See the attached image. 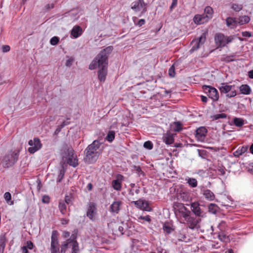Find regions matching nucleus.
<instances>
[{
	"instance_id": "f257e3e1",
	"label": "nucleus",
	"mask_w": 253,
	"mask_h": 253,
	"mask_svg": "<svg viewBox=\"0 0 253 253\" xmlns=\"http://www.w3.org/2000/svg\"><path fill=\"white\" fill-rule=\"evenodd\" d=\"M113 49V46H109L102 50L89 66L90 70L99 68L98 78L101 82H104L106 80L107 75L108 58Z\"/></svg>"
},
{
	"instance_id": "f03ea898",
	"label": "nucleus",
	"mask_w": 253,
	"mask_h": 253,
	"mask_svg": "<svg viewBox=\"0 0 253 253\" xmlns=\"http://www.w3.org/2000/svg\"><path fill=\"white\" fill-rule=\"evenodd\" d=\"M101 144V143L99 140H95L86 147L84 151V158L86 163H94L97 161L99 156V153L97 150L99 148Z\"/></svg>"
},
{
	"instance_id": "7ed1b4c3",
	"label": "nucleus",
	"mask_w": 253,
	"mask_h": 253,
	"mask_svg": "<svg viewBox=\"0 0 253 253\" xmlns=\"http://www.w3.org/2000/svg\"><path fill=\"white\" fill-rule=\"evenodd\" d=\"M60 155L63 161L67 162L70 166L76 167L78 165L77 157L71 145L66 143L64 144L61 149Z\"/></svg>"
},
{
	"instance_id": "20e7f679",
	"label": "nucleus",
	"mask_w": 253,
	"mask_h": 253,
	"mask_svg": "<svg viewBox=\"0 0 253 253\" xmlns=\"http://www.w3.org/2000/svg\"><path fill=\"white\" fill-rule=\"evenodd\" d=\"M20 152V150L19 149L8 152L1 159H0V164L5 169L13 166L18 160Z\"/></svg>"
},
{
	"instance_id": "39448f33",
	"label": "nucleus",
	"mask_w": 253,
	"mask_h": 253,
	"mask_svg": "<svg viewBox=\"0 0 253 253\" xmlns=\"http://www.w3.org/2000/svg\"><path fill=\"white\" fill-rule=\"evenodd\" d=\"M180 212L189 228L193 229L200 227L198 224L201 221V218L199 217L192 216L191 211L183 205L180 209Z\"/></svg>"
},
{
	"instance_id": "423d86ee",
	"label": "nucleus",
	"mask_w": 253,
	"mask_h": 253,
	"mask_svg": "<svg viewBox=\"0 0 253 253\" xmlns=\"http://www.w3.org/2000/svg\"><path fill=\"white\" fill-rule=\"evenodd\" d=\"M234 39V36H227L221 33H216L214 37L215 44L217 48L227 47V45L232 42Z\"/></svg>"
},
{
	"instance_id": "0eeeda50",
	"label": "nucleus",
	"mask_w": 253,
	"mask_h": 253,
	"mask_svg": "<svg viewBox=\"0 0 253 253\" xmlns=\"http://www.w3.org/2000/svg\"><path fill=\"white\" fill-rule=\"evenodd\" d=\"M59 233L57 230L52 231L51 236L50 251L51 253H60Z\"/></svg>"
},
{
	"instance_id": "6e6552de",
	"label": "nucleus",
	"mask_w": 253,
	"mask_h": 253,
	"mask_svg": "<svg viewBox=\"0 0 253 253\" xmlns=\"http://www.w3.org/2000/svg\"><path fill=\"white\" fill-rule=\"evenodd\" d=\"M221 94H226L228 98L234 97L236 95L235 86L229 85L227 83L222 84V85L219 87Z\"/></svg>"
},
{
	"instance_id": "1a4fd4ad",
	"label": "nucleus",
	"mask_w": 253,
	"mask_h": 253,
	"mask_svg": "<svg viewBox=\"0 0 253 253\" xmlns=\"http://www.w3.org/2000/svg\"><path fill=\"white\" fill-rule=\"evenodd\" d=\"M131 8L135 12L141 11V16L147 11V4L144 0H137L132 3Z\"/></svg>"
},
{
	"instance_id": "9d476101",
	"label": "nucleus",
	"mask_w": 253,
	"mask_h": 253,
	"mask_svg": "<svg viewBox=\"0 0 253 253\" xmlns=\"http://www.w3.org/2000/svg\"><path fill=\"white\" fill-rule=\"evenodd\" d=\"M203 89L205 92L207 94L208 96L212 99L213 101H216L218 100L219 94L217 89L209 85H203Z\"/></svg>"
},
{
	"instance_id": "9b49d317",
	"label": "nucleus",
	"mask_w": 253,
	"mask_h": 253,
	"mask_svg": "<svg viewBox=\"0 0 253 253\" xmlns=\"http://www.w3.org/2000/svg\"><path fill=\"white\" fill-rule=\"evenodd\" d=\"M28 144L31 147L28 148V152L31 154H33L40 150L42 146V144L41 142L40 139L38 137H35L33 140H30L28 142Z\"/></svg>"
},
{
	"instance_id": "f8f14e48",
	"label": "nucleus",
	"mask_w": 253,
	"mask_h": 253,
	"mask_svg": "<svg viewBox=\"0 0 253 253\" xmlns=\"http://www.w3.org/2000/svg\"><path fill=\"white\" fill-rule=\"evenodd\" d=\"M97 213L96 204L94 202H89L87 205L86 216L92 221L95 220V216Z\"/></svg>"
},
{
	"instance_id": "ddd939ff",
	"label": "nucleus",
	"mask_w": 253,
	"mask_h": 253,
	"mask_svg": "<svg viewBox=\"0 0 253 253\" xmlns=\"http://www.w3.org/2000/svg\"><path fill=\"white\" fill-rule=\"evenodd\" d=\"M131 203L141 210L148 211L152 210L149 206V202L145 200L140 199L137 201L131 202Z\"/></svg>"
},
{
	"instance_id": "4468645a",
	"label": "nucleus",
	"mask_w": 253,
	"mask_h": 253,
	"mask_svg": "<svg viewBox=\"0 0 253 253\" xmlns=\"http://www.w3.org/2000/svg\"><path fill=\"white\" fill-rule=\"evenodd\" d=\"M208 130L204 126L198 128L196 130L195 137L200 141H204L206 138Z\"/></svg>"
},
{
	"instance_id": "2eb2a0df",
	"label": "nucleus",
	"mask_w": 253,
	"mask_h": 253,
	"mask_svg": "<svg viewBox=\"0 0 253 253\" xmlns=\"http://www.w3.org/2000/svg\"><path fill=\"white\" fill-rule=\"evenodd\" d=\"M116 179L112 181V187L117 191H121L122 188V181L124 180V176L118 174L117 175Z\"/></svg>"
},
{
	"instance_id": "dca6fc26",
	"label": "nucleus",
	"mask_w": 253,
	"mask_h": 253,
	"mask_svg": "<svg viewBox=\"0 0 253 253\" xmlns=\"http://www.w3.org/2000/svg\"><path fill=\"white\" fill-rule=\"evenodd\" d=\"M206 33H203L202 35L198 39H195L192 41V43H196L197 46L192 47L190 51H193L197 50L199 48L200 44H203L206 41Z\"/></svg>"
},
{
	"instance_id": "f3484780",
	"label": "nucleus",
	"mask_w": 253,
	"mask_h": 253,
	"mask_svg": "<svg viewBox=\"0 0 253 253\" xmlns=\"http://www.w3.org/2000/svg\"><path fill=\"white\" fill-rule=\"evenodd\" d=\"M162 139L166 144H172L174 142V134L170 131H167L163 134Z\"/></svg>"
},
{
	"instance_id": "a211bd4d",
	"label": "nucleus",
	"mask_w": 253,
	"mask_h": 253,
	"mask_svg": "<svg viewBox=\"0 0 253 253\" xmlns=\"http://www.w3.org/2000/svg\"><path fill=\"white\" fill-rule=\"evenodd\" d=\"M83 33L82 28L78 25L74 26L71 31V35L74 38L76 39L81 36Z\"/></svg>"
},
{
	"instance_id": "6ab92c4d",
	"label": "nucleus",
	"mask_w": 253,
	"mask_h": 253,
	"mask_svg": "<svg viewBox=\"0 0 253 253\" xmlns=\"http://www.w3.org/2000/svg\"><path fill=\"white\" fill-rule=\"evenodd\" d=\"M191 209L192 212L199 217L201 215V210L198 202H194L191 204Z\"/></svg>"
},
{
	"instance_id": "aec40b11",
	"label": "nucleus",
	"mask_w": 253,
	"mask_h": 253,
	"mask_svg": "<svg viewBox=\"0 0 253 253\" xmlns=\"http://www.w3.org/2000/svg\"><path fill=\"white\" fill-rule=\"evenodd\" d=\"M202 192L207 200L211 201L214 199V194L210 190L203 189L202 190Z\"/></svg>"
},
{
	"instance_id": "412c9836",
	"label": "nucleus",
	"mask_w": 253,
	"mask_h": 253,
	"mask_svg": "<svg viewBox=\"0 0 253 253\" xmlns=\"http://www.w3.org/2000/svg\"><path fill=\"white\" fill-rule=\"evenodd\" d=\"M193 20L195 23L198 25L203 24L208 21L205 16V14L196 15L193 18Z\"/></svg>"
},
{
	"instance_id": "4be33fe9",
	"label": "nucleus",
	"mask_w": 253,
	"mask_h": 253,
	"mask_svg": "<svg viewBox=\"0 0 253 253\" xmlns=\"http://www.w3.org/2000/svg\"><path fill=\"white\" fill-rule=\"evenodd\" d=\"M122 204V202L120 201L114 202L110 206V211L111 212L118 213L120 208V206Z\"/></svg>"
},
{
	"instance_id": "5701e85b",
	"label": "nucleus",
	"mask_w": 253,
	"mask_h": 253,
	"mask_svg": "<svg viewBox=\"0 0 253 253\" xmlns=\"http://www.w3.org/2000/svg\"><path fill=\"white\" fill-rule=\"evenodd\" d=\"M58 208L60 212L63 215L67 214L68 216L70 215L69 213H67V205L63 200H60L59 202Z\"/></svg>"
},
{
	"instance_id": "b1692460",
	"label": "nucleus",
	"mask_w": 253,
	"mask_h": 253,
	"mask_svg": "<svg viewBox=\"0 0 253 253\" xmlns=\"http://www.w3.org/2000/svg\"><path fill=\"white\" fill-rule=\"evenodd\" d=\"M248 150V147L243 146L241 148H239L236 151L233 153V155L236 157H239L240 156L245 153Z\"/></svg>"
},
{
	"instance_id": "393cba45",
	"label": "nucleus",
	"mask_w": 253,
	"mask_h": 253,
	"mask_svg": "<svg viewBox=\"0 0 253 253\" xmlns=\"http://www.w3.org/2000/svg\"><path fill=\"white\" fill-rule=\"evenodd\" d=\"M236 55L235 53H233L231 55H226L224 57L221 58V61L226 63H229L235 61Z\"/></svg>"
},
{
	"instance_id": "a878e982",
	"label": "nucleus",
	"mask_w": 253,
	"mask_h": 253,
	"mask_svg": "<svg viewBox=\"0 0 253 253\" xmlns=\"http://www.w3.org/2000/svg\"><path fill=\"white\" fill-rule=\"evenodd\" d=\"M240 90L242 93L248 95L251 92V89L248 84H242L240 87Z\"/></svg>"
},
{
	"instance_id": "bb28decb",
	"label": "nucleus",
	"mask_w": 253,
	"mask_h": 253,
	"mask_svg": "<svg viewBox=\"0 0 253 253\" xmlns=\"http://www.w3.org/2000/svg\"><path fill=\"white\" fill-rule=\"evenodd\" d=\"M213 13L212 8L210 6H207L205 8L204 14L207 20H209L212 17Z\"/></svg>"
},
{
	"instance_id": "cd10ccee",
	"label": "nucleus",
	"mask_w": 253,
	"mask_h": 253,
	"mask_svg": "<svg viewBox=\"0 0 253 253\" xmlns=\"http://www.w3.org/2000/svg\"><path fill=\"white\" fill-rule=\"evenodd\" d=\"M115 132L113 130H109L105 137V140L109 142H112L115 138Z\"/></svg>"
},
{
	"instance_id": "c85d7f7f",
	"label": "nucleus",
	"mask_w": 253,
	"mask_h": 253,
	"mask_svg": "<svg viewBox=\"0 0 253 253\" xmlns=\"http://www.w3.org/2000/svg\"><path fill=\"white\" fill-rule=\"evenodd\" d=\"M218 239L222 242H227L229 241L228 236L225 233L224 231H221L218 233Z\"/></svg>"
},
{
	"instance_id": "c756f323",
	"label": "nucleus",
	"mask_w": 253,
	"mask_h": 253,
	"mask_svg": "<svg viewBox=\"0 0 253 253\" xmlns=\"http://www.w3.org/2000/svg\"><path fill=\"white\" fill-rule=\"evenodd\" d=\"M233 122L234 125L238 127H241L244 125V121L241 118H234Z\"/></svg>"
},
{
	"instance_id": "7c9ffc66",
	"label": "nucleus",
	"mask_w": 253,
	"mask_h": 253,
	"mask_svg": "<svg viewBox=\"0 0 253 253\" xmlns=\"http://www.w3.org/2000/svg\"><path fill=\"white\" fill-rule=\"evenodd\" d=\"M236 22L237 21L235 19L230 17H227L226 20L227 26L231 28L235 27Z\"/></svg>"
},
{
	"instance_id": "2f4dec72",
	"label": "nucleus",
	"mask_w": 253,
	"mask_h": 253,
	"mask_svg": "<svg viewBox=\"0 0 253 253\" xmlns=\"http://www.w3.org/2000/svg\"><path fill=\"white\" fill-rule=\"evenodd\" d=\"M209 211L211 213L215 214L218 210V207L215 204H210L208 206Z\"/></svg>"
},
{
	"instance_id": "473e14b6",
	"label": "nucleus",
	"mask_w": 253,
	"mask_h": 253,
	"mask_svg": "<svg viewBox=\"0 0 253 253\" xmlns=\"http://www.w3.org/2000/svg\"><path fill=\"white\" fill-rule=\"evenodd\" d=\"M187 183L191 187L194 188L197 186V181L195 178H189L187 180Z\"/></svg>"
},
{
	"instance_id": "72a5a7b5",
	"label": "nucleus",
	"mask_w": 253,
	"mask_h": 253,
	"mask_svg": "<svg viewBox=\"0 0 253 253\" xmlns=\"http://www.w3.org/2000/svg\"><path fill=\"white\" fill-rule=\"evenodd\" d=\"M250 18L248 16H244L240 17L239 23L240 25H243L249 22Z\"/></svg>"
},
{
	"instance_id": "f704fd0d",
	"label": "nucleus",
	"mask_w": 253,
	"mask_h": 253,
	"mask_svg": "<svg viewBox=\"0 0 253 253\" xmlns=\"http://www.w3.org/2000/svg\"><path fill=\"white\" fill-rule=\"evenodd\" d=\"M173 130L175 132H179L182 129V124L179 122H174Z\"/></svg>"
},
{
	"instance_id": "c9c22d12",
	"label": "nucleus",
	"mask_w": 253,
	"mask_h": 253,
	"mask_svg": "<svg viewBox=\"0 0 253 253\" xmlns=\"http://www.w3.org/2000/svg\"><path fill=\"white\" fill-rule=\"evenodd\" d=\"M212 120H216L219 119H225L227 118V115L224 113L217 114L211 117Z\"/></svg>"
},
{
	"instance_id": "e433bc0d",
	"label": "nucleus",
	"mask_w": 253,
	"mask_h": 253,
	"mask_svg": "<svg viewBox=\"0 0 253 253\" xmlns=\"http://www.w3.org/2000/svg\"><path fill=\"white\" fill-rule=\"evenodd\" d=\"M69 244L67 242H63L60 246L61 249L60 250V253H66V251L68 248Z\"/></svg>"
},
{
	"instance_id": "4c0bfd02",
	"label": "nucleus",
	"mask_w": 253,
	"mask_h": 253,
	"mask_svg": "<svg viewBox=\"0 0 253 253\" xmlns=\"http://www.w3.org/2000/svg\"><path fill=\"white\" fill-rule=\"evenodd\" d=\"M163 230L167 234H170L173 229L168 224L165 223L163 226Z\"/></svg>"
},
{
	"instance_id": "58836bf2",
	"label": "nucleus",
	"mask_w": 253,
	"mask_h": 253,
	"mask_svg": "<svg viewBox=\"0 0 253 253\" xmlns=\"http://www.w3.org/2000/svg\"><path fill=\"white\" fill-rule=\"evenodd\" d=\"M122 224L124 227L126 231L130 228L132 226V222L131 221L127 220L126 222H122Z\"/></svg>"
},
{
	"instance_id": "ea45409f",
	"label": "nucleus",
	"mask_w": 253,
	"mask_h": 253,
	"mask_svg": "<svg viewBox=\"0 0 253 253\" xmlns=\"http://www.w3.org/2000/svg\"><path fill=\"white\" fill-rule=\"evenodd\" d=\"M231 8L235 11L238 12L241 10L243 8L242 4H239L236 3H233L232 4Z\"/></svg>"
},
{
	"instance_id": "a19ab883",
	"label": "nucleus",
	"mask_w": 253,
	"mask_h": 253,
	"mask_svg": "<svg viewBox=\"0 0 253 253\" xmlns=\"http://www.w3.org/2000/svg\"><path fill=\"white\" fill-rule=\"evenodd\" d=\"M72 246V253H79V243L78 242H75Z\"/></svg>"
},
{
	"instance_id": "79ce46f5",
	"label": "nucleus",
	"mask_w": 253,
	"mask_h": 253,
	"mask_svg": "<svg viewBox=\"0 0 253 253\" xmlns=\"http://www.w3.org/2000/svg\"><path fill=\"white\" fill-rule=\"evenodd\" d=\"M143 146L145 148H146L147 149L151 150L153 149V144L151 141H147L144 142V143L143 144Z\"/></svg>"
},
{
	"instance_id": "37998d69",
	"label": "nucleus",
	"mask_w": 253,
	"mask_h": 253,
	"mask_svg": "<svg viewBox=\"0 0 253 253\" xmlns=\"http://www.w3.org/2000/svg\"><path fill=\"white\" fill-rule=\"evenodd\" d=\"M180 198L184 202H188L189 201L190 199V197L189 195L187 193H183L180 194Z\"/></svg>"
},
{
	"instance_id": "c03bdc74",
	"label": "nucleus",
	"mask_w": 253,
	"mask_h": 253,
	"mask_svg": "<svg viewBox=\"0 0 253 253\" xmlns=\"http://www.w3.org/2000/svg\"><path fill=\"white\" fill-rule=\"evenodd\" d=\"M59 38L58 37L54 36L50 40V43L52 45H55L58 43Z\"/></svg>"
},
{
	"instance_id": "a18cd8bd",
	"label": "nucleus",
	"mask_w": 253,
	"mask_h": 253,
	"mask_svg": "<svg viewBox=\"0 0 253 253\" xmlns=\"http://www.w3.org/2000/svg\"><path fill=\"white\" fill-rule=\"evenodd\" d=\"M226 226V223L224 221H221L218 225V228L221 231H225Z\"/></svg>"
},
{
	"instance_id": "49530a36",
	"label": "nucleus",
	"mask_w": 253,
	"mask_h": 253,
	"mask_svg": "<svg viewBox=\"0 0 253 253\" xmlns=\"http://www.w3.org/2000/svg\"><path fill=\"white\" fill-rule=\"evenodd\" d=\"M140 192V187L138 186L136 187V188L135 190H134L132 189H130L128 191V194L131 196H133L134 195V193L138 194Z\"/></svg>"
},
{
	"instance_id": "de8ad7c7",
	"label": "nucleus",
	"mask_w": 253,
	"mask_h": 253,
	"mask_svg": "<svg viewBox=\"0 0 253 253\" xmlns=\"http://www.w3.org/2000/svg\"><path fill=\"white\" fill-rule=\"evenodd\" d=\"M175 68L174 65H172L169 70V75L170 77H174L175 76Z\"/></svg>"
},
{
	"instance_id": "09e8293b",
	"label": "nucleus",
	"mask_w": 253,
	"mask_h": 253,
	"mask_svg": "<svg viewBox=\"0 0 253 253\" xmlns=\"http://www.w3.org/2000/svg\"><path fill=\"white\" fill-rule=\"evenodd\" d=\"M6 238L5 234L1 235L0 236V246H3L5 247V243Z\"/></svg>"
},
{
	"instance_id": "8fccbe9b",
	"label": "nucleus",
	"mask_w": 253,
	"mask_h": 253,
	"mask_svg": "<svg viewBox=\"0 0 253 253\" xmlns=\"http://www.w3.org/2000/svg\"><path fill=\"white\" fill-rule=\"evenodd\" d=\"M4 198L7 203H8L11 200V194L8 192H5L4 194Z\"/></svg>"
},
{
	"instance_id": "3c124183",
	"label": "nucleus",
	"mask_w": 253,
	"mask_h": 253,
	"mask_svg": "<svg viewBox=\"0 0 253 253\" xmlns=\"http://www.w3.org/2000/svg\"><path fill=\"white\" fill-rule=\"evenodd\" d=\"M24 247H26L28 249L32 250L33 249L34 244L31 241H28L26 242V246Z\"/></svg>"
},
{
	"instance_id": "603ef678",
	"label": "nucleus",
	"mask_w": 253,
	"mask_h": 253,
	"mask_svg": "<svg viewBox=\"0 0 253 253\" xmlns=\"http://www.w3.org/2000/svg\"><path fill=\"white\" fill-rule=\"evenodd\" d=\"M138 219H142V220H144L147 222H148L149 223H150L151 221V217L149 215H146V216H140V217H138Z\"/></svg>"
},
{
	"instance_id": "864d4df0",
	"label": "nucleus",
	"mask_w": 253,
	"mask_h": 253,
	"mask_svg": "<svg viewBox=\"0 0 253 253\" xmlns=\"http://www.w3.org/2000/svg\"><path fill=\"white\" fill-rule=\"evenodd\" d=\"M134 169L136 171V172L138 173L139 175H144L143 171L141 170V168L139 166H134L133 167Z\"/></svg>"
},
{
	"instance_id": "5fc2aeb1",
	"label": "nucleus",
	"mask_w": 253,
	"mask_h": 253,
	"mask_svg": "<svg viewBox=\"0 0 253 253\" xmlns=\"http://www.w3.org/2000/svg\"><path fill=\"white\" fill-rule=\"evenodd\" d=\"M64 201L66 205H69L72 201V197L70 196H66Z\"/></svg>"
},
{
	"instance_id": "6e6d98bb",
	"label": "nucleus",
	"mask_w": 253,
	"mask_h": 253,
	"mask_svg": "<svg viewBox=\"0 0 253 253\" xmlns=\"http://www.w3.org/2000/svg\"><path fill=\"white\" fill-rule=\"evenodd\" d=\"M242 35L243 37H248V38L251 37L252 36V33L251 32H248V31L242 32Z\"/></svg>"
},
{
	"instance_id": "4d7b16f0",
	"label": "nucleus",
	"mask_w": 253,
	"mask_h": 253,
	"mask_svg": "<svg viewBox=\"0 0 253 253\" xmlns=\"http://www.w3.org/2000/svg\"><path fill=\"white\" fill-rule=\"evenodd\" d=\"M177 3V0H172V3L170 6V10L172 11V9L176 6Z\"/></svg>"
},
{
	"instance_id": "13d9d810",
	"label": "nucleus",
	"mask_w": 253,
	"mask_h": 253,
	"mask_svg": "<svg viewBox=\"0 0 253 253\" xmlns=\"http://www.w3.org/2000/svg\"><path fill=\"white\" fill-rule=\"evenodd\" d=\"M10 47L9 45H3L2 47V50L3 52H6L10 50Z\"/></svg>"
},
{
	"instance_id": "bf43d9fd",
	"label": "nucleus",
	"mask_w": 253,
	"mask_h": 253,
	"mask_svg": "<svg viewBox=\"0 0 253 253\" xmlns=\"http://www.w3.org/2000/svg\"><path fill=\"white\" fill-rule=\"evenodd\" d=\"M118 230L120 232L121 235H123L125 234V232H126V230L123 226H120L118 228Z\"/></svg>"
},
{
	"instance_id": "052dcab7",
	"label": "nucleus",
	"mask_w": 253,
	"mask_h": 253,
	"mask_svg": "<svg viewBox=\"0 0 253 253\" xmlns=\"http://www.w3.org/2000/svg\"><path fill=\"white\" fill-rule=\"evenodd\" d=\"M145 23V20L143 19H140L137 23L136 24V25L139 26V27L142 26Z\"/></svg>"
},
{
	"instance_id": "680f3d73",
	"label": "nucleus",
	"mask_w": 253,
	"mask_h": 253,
	"mask_svg": "<svg viewBox=\"0 0 253 253\" xmlns=\"http://www.w3.org/2000/svg\"><path fill=\"white\" fill-rule=\"evenodd\" d=\"M64 175V170H62V169L60 170V173H59V179L58 180V181H59V182L61 181V180L62 179Z\"/></svg>"
},
{
	"instance_id": "e2e57ef3",
	"label": "nucleus",
	"mask_w": 253,
	"mask_h": 253,
	"mask_svg": "<svg viewBox=\"0 0 253 253\" xmlns=\"http://www.w3.org/2000/svg\"><path fill=\"white\" fill-rule=\"evenodd\" d=\"M42 200V202L44 203H48L49 202V198L48 196H44Z\"/></svg>"
},
{
	"instance_id": "0e129e2a",
	"label": "nucleus",
	"mask_w": 253,
	"mask_h": 253,
	"mask_svg": "<svg viewBox=\"0 0 253 253\" xmlns=\"http://www.w3.org/2000/svg\"><path fill=\"white\" fill-rule=\"evenodd\" d=\"M77 238V233L72 234L70 237V238H71L72 239V240L74 241V243H75V242H77V240H76Z\"/></svg>"
},
{
	"instance_id": "69168bd1",
	"label": "nucleus",
	"mask_w": 253,
	"mask_h": 253,
	"mask_svg": "<svg viewBox=\"0 0 253 253\" xmlns=\"http://www.w3.org/2000/svg\"><path fill=\"white\" fill-rule=\"evenodd\" d=\"M69 219H65V218H62L61 219V223L63 225L68 224L69 223Z\"/></svg>"
},
{
	"instance_id": "338daca9",
	"label": "nucleus",
	"mask_w": 253,
	"mask_h": 253,
	"mask_svg": "<svg viewBox=\"0 0 253 253\" xmlns=\"http://www.w3.org/2000/svg\"><path fill=\"white\" fill-rule=\"evenodd\" d=\"M73 62V59H69L66 61V65L67 66H70Z\"/></svg>"
},
{
	"instance_id": "774afa93",
	"label": "nucleus",
	"mask_w": 253,
	"mask_h": 253,
	"mask_svg": "<svg viewBox=\"0 0 253 253\" xmlns=\"http://www.w3.org/2000/svg\"><path fill=\"white\" fill-rule=\"evenodd\" d=\"M21 250L22 251V253H30L28 251V249H27L26 247H22L21 248Z\"/></svg>"
}]
</instances>
